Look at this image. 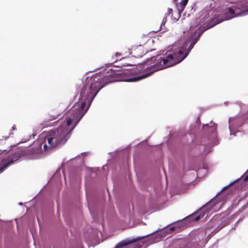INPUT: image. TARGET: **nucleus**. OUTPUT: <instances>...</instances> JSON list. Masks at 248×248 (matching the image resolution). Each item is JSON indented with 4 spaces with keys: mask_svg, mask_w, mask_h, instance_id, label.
<instances>
[{
    "mask_svg": "<svg viewBox=\"0 0 248 248\" xmlns=\"http://www.w3.org/2000/svg\"><path fill=\"white\" fill-rule=\"evenodd\" d=\"M132 74V70L118 71L110 69L105 73L103 77L101 74H95L88 78L87 83L81 89L79 101L68 111L70 118L67 124H69L73 119H76L77 123L80 121L88 111L94 97L106 84L119 81H137L149 75L133 77Z\"/></svg>",
    "mask_w": 248,
    "mask_h": 248,
    "instance_id": "nucleus-1",
    "label": "nucleus"
},
{
    "mask_svg": "<svg viewBox=\"0 0 248 248\" xmlns=\"http://www.w3.org/2000/svg\"><path fill=\"white\" fill-rule=\"evenodd\" d=\"M70 118L68 112L66 113V120L63 122L58 128L51 131L50 135L47 137L48 146L46 144L44 145L45 151H47L49 149L56 147L61 143H64L67 140L66 137L74 129L77 123L76 119L71 120V123L68 124L67 122Z\"/></svg>",
    "mask_w": 248,
    "mask_h": 248,
    "instance_id": "nucleus-2",
    "label": "nucleus"
},
{
    "mask_svg": "<svg viewBox=\"0 0 248 248\" xmlns=\"http://www.w3.org/2000/svg\"><path fill=\"white\" fill-rule=\"evenodd\" d=\"M70 118L68 112L66 113V120L63 122L58 128L51 131L50 135L47 137L48 146L46 144L44 145L45 151H47L49 149L56 147L61 143H64L67 140L66 137L74 129L77 123L76 119L71 120V123L68 124L67 122Z\"/></svg>",
    "mask_w": 248,
    "mask_h": 248,
    "instance_id": "nucleus-3",
    "label": "nucleus"
},
{
    "mask_svg": "<svg viewBox=\"0 0 248 248\" xmlns=\"http://www.w3.org/2000/svg\"><path fill=\"white\" fill-rule=\"evenodd\" d=\"M70 118L68 112L66 113V120L63 122L58 128L51 131L50 135L47 137L48 146L46 144L44 145L45 151H47L49 149L56 147L61 143H64L67 140L66 137L74 129L77 123L76 119L71 120V123L68 124L67 122Z\"/></svg>",
    "mask_w": 248,
    "mask_h": 248,
    "instance_id": "nucleus-4",
    "label": "nucleus"
},
{
    "mask_svg": "<svg viewBox=\"0 0 248 248\" xmlns=\"http://www.w3.org/2000/svg\"><path fill=\"white\" fill-rule=\"evenodd\" d=\"M197 41V39L193 40L189 45L188 51L185 52L182 50H179L176 53L169 55L166 58L159 57L158 56L152 57L151 60L154 62V63L150 66L152 71L150 74L173 66L181 62L188 55L189 52L193 47Z\"/></svg>",
    "mask_w": 248,
    "mask_h": 248,
    "instance_id": "nucleus-5",
    "label": "nucleus"
},
{
    "mask_svg": "<svg viewBox=\"0 0 248 248\" xmlns=\"http://www.w3.org/2000/svg\"><path fill=\"white\" fill-rule=\"evenodd\" d=\"M236 9L235 6L230 7L226 9L224 13L222 14L217 17L215 16L211 22L209 23V25H210V27H212L224 20L230 19L235 17V10Z\"/></svg>",
    "mask_w": 248,
    "mask_h": 248,
    "instance_id": "nucleus-6",
    "label": "nucleus"
},
{
    "mask_svg": "<svg viewBox=\"0 0 248 248\" xmlns=\"http://www.w3.org/2000/svg\"><path fill=\"white\" fill-rule=\"evenodd\" d=\"M196 243L189 238H180L172 242V248H196Z\"/></svg>",
    "mask_w": 248,
    "mask_h": 248,
    "instance_id": "nucleus-7",
    "label": "nucleus"
},
{
    "mask_svg": "<svg viewBox=\"0 0 248 248\" xmlns=\"http://www.w3.org/2000/svg\"><path fill=\"white\" fill-rule=\"evenodd\" d=\"M20 154L18 153H15L11 157H12L16 155H18L20 157V155L26 156L29 159H35L37 158L41 152V147L39 146L36 147H30L28 148H26L21 151ZM20 157H19V158Z\"/></svg>",
    "mask_w": 248,
    "mask_h": 248,
    "instance_id": "nucleus-8",
    "label": "nucleus"
},
{
    "mask_svg": "<svg viewBox=\"0 0 248 248\" xmlns=\"http://www.w3.org/2000/svg\"><path fill=\"white\" fill-rule=\"evenodd\" d=\"M148 51L143 46L139 45L132 48L130 54L135 58L142 57Z\"/></svg>",
    "mask_w": 248,
    "mask_h": 248,
    "instance_id": "nucleus-9",
    "label": "nucleus"
},
{
    "mask_svg": "<svg viewBox=\"0 0 248 248\" xmlns=\"http://www.w3.org/2000/svg\"><path fill=\"white\" fill-rule=\"evenodd\" d=\"M144 237H137L135 238L123 241L120 242L119 243H118L116 246L115 248H121L122 247L134 243L136 242H137V241L144 238Z\"/></svg>",
    "mask_w": 248,
    "mask_h": 248,
    "instance_id": "nucleus-10",
    "label": "nucleus"
},
{
    "mask_svg": "<svg viewBox=\"0 0 248 248\" xmlns=\"http://www.w3.org/2000/svg\"><path fill=\"white\" fill-rule=\"evenodd\" d=\"M19 156L18 155H14L11 159H9L8 161L0 168V172H2L5 169L17 161L19 159Z\"/></svg>",
    "mask_w": 248,
    "mask_h": 248,
    "instance_id": "nucleus-11",
    "label": "nucleus"
},
{
    "mask_svg": "<svg viewBox=\"0 0 248 248\" xmlns=\"http://www.w3.org/2000/svg\"><path fill=\"white\" fill-rule=\"evenodd\" d=\"M225 224L223 222H221L218 225L216 228V229L211 232V234L214 235L218 232L220 230H221L224 226Z\"/></svg>",
    "mask_w": 248,
    "mask_h": 248,
    "instance_id": "nucleus-12",
    "label": "nucleus"
},
{
    "mask_svg": "<svg viewBox=\"0 0 248 248\" xmlns=\"http://www.w3.org/2000/svg\"><path fill=\"white\" fill-rule=\"evenodd\" d=\"M188 0H182L180 2L179 5L180 8H179V11L180 13L184 10L185 7L188 2Z\"/></svg>",
    "mask_w": 248,
    "mask_h": 248,
    "instance_id": "nucleus-13",
    "label": "nucleus"
},
{
    "mask_svg": "<svg viewBox=\"0 0 248 248\" xmlns=\"http://www.w3.org/2000/svg\"><path fill=\"white\" fill-rule=\"evenodd\" d=\"M241 10L244 11H248V0H245L244 2H243L241 4Z\"/></svg>",
    "mask_w": 248,
    "mask_h": 248,
    "instance_id": "nucleus-14",
    "label": "nucleus"
},
{
    "mask_svg": "<svg viewBox=\"0 0 248 248\" xmlns=\"http://www.w3.org/2000/svg\"><path fill=\"white\" fill-rule=\"evenodd\" d=\"M173 10L171 8H168V13L165 14L166 18H163V23H165L167 21V17L168 15H170V14H172Z\"/></svg>",
    "mask_w": 248,
    "mask_h": 248,
    "instance_id": "nucleus-15",
    "label": "nucleus"
},
{
    "mask_svg": "<svg viewBox=\"0 0 248 248\" xmlns=\"http://www.w3.org/2000/svg\"><path fill=\"white\" fill-rule=\"evenodd\" d=\"M190 218H192L194 221H198L201 218V217L199 215L197 216L196 214H192L189 217Z\"/></svg>",
    "mask_w": 248,
    "mask_h": 248,
    "instance_id": "nucleus-16",
    "label": "nucleus"
},
{
    "mask_svg": "<svg viewBox=\"0 0 248 248\" xmlns=\"http://www.w3.org/2000/svg\"><path fill=\"white\" fill-rule=\"evenodd\" d=\"M169 229H170V232H172L174 230L175 227H170L169 228Z\"/></svg>",
    "mask_w": 248,
    "mask_h": 248,
    "instance_id": "nucleus-17",
    "label": "nucleus"
},
{
    "mask_svg": "<svg viewBox=\"0 0 248 248\" xmlns=\"http://www.w3.org/2000/svg\"><path fill=\"white\" fill-rule=\"evenodd\" d=\"M115 55H116V56L117 57H120V56L121 55V53H119V52H116V53H115Z\"/></svg>",
    "mask_w": 248,
    "mask_h": 248,
    "instance_id": "nucleus-18",
    "label": "nucleus"
},
{
    "mask_svg": "<svg viewBox=\"0 0 248 248\" xmlns=\"http://www.w3.org/2000/svg\"><path fill=\"white\" fill-rule=\"evenodd\" d=\"M245 181H247L248 180V175H247L244 179Z\"/></svg>",
    "mask_w": 248,
    "mask_h": 248,
    "instance_id": "nucleus-19",
    "label": "nucleus"
},
{
    "mask_svg": "<svg viewBox=\"0 0 248 248\" xmlns=\"http://www.w3.org/2000/svg\"><path fill=\"white\" fill-rule=\"evenodd\" d=\"M58 116H59V115H58V114H57V115H54V116H54V118H52V119H51V120H53V119H55V118H56Z\"/></svg>",
    "mask_w": 248,
    "mask_h": 248,
    "instance_id": "nucleus-20",
    "label": "nucleus"
},
{
    "mask_svg": "<svg viewBox=\"0 0 248 248\" xmlns=\"http://www.w3.org/2000/svg\"><path fill=\"white\" fill-rule=\"evenodd\" d=\"M12 129L13 130H15L16 129V126L15 125H14L13 127H12Z\"/></svg>",
    "mask_w": 248,
    "mask_h": 248,
    "instance_id": "nucleus-21",
    "label": "nucleus"
},
{
    "mask_svg": "<svg viewBox=\"0 0 248 248\" xmlns=\"http://www.w3.org/2000/svg\"><path fill=\"white\" fill-rule=\"evenodd\" d=\"M146 236H148V235H146V236H144V238L146 237Z\"/></svg>",
    "mask_w": 248,
    "mask_h": 248,
    "instance_id": "nucleus-22",
    "label": "nucleus"
}]
</instances>
